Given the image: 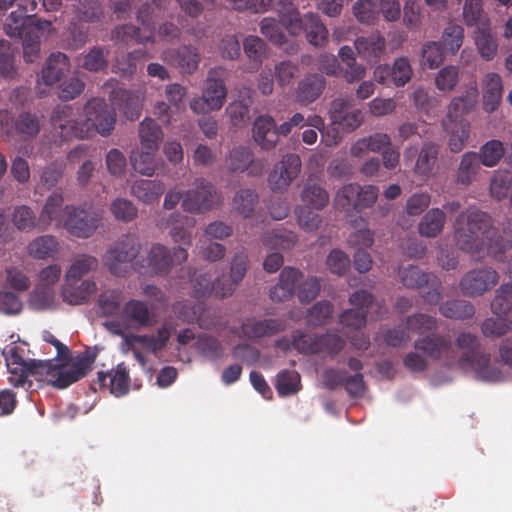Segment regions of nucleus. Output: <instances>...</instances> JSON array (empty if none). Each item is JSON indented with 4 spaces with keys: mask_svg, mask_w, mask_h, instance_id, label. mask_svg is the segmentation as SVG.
Returning a JSON list of instances; mask_svg holds the SVG:
<instances>
[{
    "mask_svg": "<svg viewBox=\"0 0 512 512\" xmlns=\"http://www.w3.org/2000/svg\"><path fill=\"white\" fill-rule=\"evenodd\" d=\"M454 240L457 247L467 253L486 250L496 260H502L512 247V238L505 239L493 226L492 218L476 208L458 214L454 222Z\"/></svg>",
    "mask_w": 512,
    "mask_h": 512,
    "instance_id": "nucleus-1",
    "label": "nucleus"
},
{
    "mask_svg": "<svg viewBox=\"0 0 512 512\" xmlns=\"http://www.w3.org/2000/svg\"><path fill=\"white\" fill-rule=\"evenodd\" d=\"M85 122L71 119L72 108L69 106L57 107L51 116V123L63 141L71 138L84 139L92 132L102 136H109L114 130L116 113L103 98H92L83 108Z\"/></svg>",
    "mask_w": 512,
    "mask_h": 512,
    "instance_id": "nucleus-2",
    "label": "nucleus"
},
{
    "mask_svg": "<svg viewBox=\"0 0 512 512\" xmlns=\"http://www.w3.org/2000/svg\"><path fill=\"white\" fill-rule=\"evenodd\" d=\"M457 358L454 365L462 370L471 369L476 378L486 382H499L503 379L502 371L491 365V356L480 349L476 335L470 332H461L454 344Z\"/></svg>",
    "mask_w": 512,
    "mask_h": 512,
    "instance_id": "nucleus-3",
    "label": "nucleus"
},
{
    "mask_svg": "<svg viewBox=\"0 0 512 512\" xmlns=\"http://www.w3.org/2000/svg\"><path fill=\"white\" fill-rule=\"evenodd\" d=\"M142 244L134 234L122 235L105 252L103 262L107 270L116 277H125L134 270L140 258Z\"/></svg>",
    "mask_w": 512,
    "mask_h": 512,
    "instance_id": "nucleus-4",
    "label": "nucleus"
},
{
    "mask_svg": "<svg viewBox=\"0 0 512 512\" xmlns=\"http://www.w3.org/2000/svg\"><path fill=\"white\" fill-rule=\"evenodd\" d=\"M188 259L187 249L181 246L170 250L163 244L154 243L146 256L134 264V271L140 274L167 276L174 264H181Z\"/></svg>",
    "mask_w": 512,
    "mask_h": 512,
    "instance_id": "nucleus-5",
    "label": "nucleus"
},
{
    "mask_svg": "<svg viewBox=\"0 0 512 512\" xmlns=\"http://www.w3.org/2000/svg\"><path fill=\"white\" fill-rule=\"evenodd\" d=\"M102 220V212L87 203L64 206L62 227L77 238H89L94 234Z\"/></svg>",
    "mask_w": 512,
    "mask_h": 512,
    "instance_id": "nucleus-6",
    "label": "nucleus"
},
{
    "mask_svg": "<svg viewBox=\"0 0 512 512\" xmlns=\"http://www.w3.org/2000/svg\"><path fill=\"white\" fill-rule=\"evenodd\" d=\"M224 74L225 71L221 67L208 72L202 96L190 102V108L194 112L218 111L223 107L228 93L223 79Z\"/></svg>",
    "mask_w": 512,
    "mask_h": 512,
    "instance_id": "nucleus-7",
    "label": "nucleus"
},
{
    "mask_svg": "<svg viewBox=\"0 0 512 512\" xmlns=\"http://www.w3.org/2000/svg\"><path fill=\"white\" fill-rule=\"evenodd\" d=\"M290 35L298 36L305 33L307 41L315 47H323L328 41V30L320 17L313 12L301 15L294 11L286 19L285 25Z\"/></svg>",
    "mask_w": 512,
    "mask_h": 512,
    "instance_id": "nucleus-8",
    "label": "nucleus"
},
{
    "mask_svg": "<svg viewBox=\"0 0 512 512\" xmlns=\"http://www.w3.org/2000/svg\"><path fill=\"white\" fill-rule=\"evenodd\" d=\"M221 202L216 187L205 179H198L195 188L184 193L181 207L185 212L200 214L212 210Z\"/></svg>",
    "mask_w": 512,
    "mask_h": 512,
    "instance_id": "nucleus-9",
    "label": "nucleus"
},
{
    "mask_svg": "<svg viewBox=\"0 0 512 512\" xmlns=\"http://www.w3.org/2000/svg\"><path fill=\"white\" fill-rule=\"evenodd\" d=\"M414 348L428 359L443 360L447 366H453L456 362L457 351L449 335L430 333L418 338L414 342Z\"/></svg>",
    "mask_w": 512,
    "mask_h": 512,
    "instance_id": "nucleus-10",
    "label": "nucleus"
},
{
    "mask_svg": "<svg viewBox=\"0 0 512 512\" xmlns=\"http://www.w3.org/2000/svg\"><path fill=\"white\" fill-rule=\"evenodd\" d=\"M95 359L96 353L85 351L81 353L77 357L76 362L69 367H67L65 363H60V361L56 360L51 385L58 389H64L77 382L91 371Z\"/></svg>",
    "mask_w": 512,
    "mask_h": 512,
    "instance_id": "nucleus-11",
    "label": "nucleus"
},
{
    "mask_svg": "<svg viewBox=\"0 0 512 512\" xmlns=\"http://www.w3.org/2000/svg\"><path fill=\"white\" fill-rule=\"evenodd\" d=\"M329 115L336 135L327 145H336L338 143L339 129L343 132H351L363 122L361 110L352 108V101L348 99L338 98L333 100L329 109Z\"/></svg>",
    "mask_w": 512,
    "mask_h": 512,
    "instance_id": "nucleus-12",
    "label": "nucleus"
},
{
    "mask_svg": "<svg viewBox=\"0 0 512 512\" xmlns=\"http://www.w3.org/2000/svg\"><path fill=\"white\" fill-rule=\"evenodd\" d=\"M499 282L498 272L489 266L471 269L459 282L461 292L468 297L482 296Z\"/></svg>",
    "mask_w": 512,
    "mask_h": 512,
    "instance_id": "nucleus-13",
    "label": "nucleus"
},
{
    "mask_svg": "<svg viewBox=\"0 0 512 512\" xmlns=\"http://www.w3.org/2000/svg\"><path fill=\"white\" fill-rule=\"evenodd\" d=\"M302 162L297 154L289 153L275 164L268 176L271 189L275 192L285 191L301 171Z\"/></svg>",
    "mask_w": 512,
    "mask_h": 512,
    "instance_id": "nucleus-14",
    "label": "nucleus"
},
{
    "mask_svg": "<svg viewBox=\"0 0 512 512\" xmlns=\"http://www.w3.org/2000/svg\"><path fill=\"white\" fill-rule=\"evenodd\" d=\"M373 295L366 290H357L349 297V302L355 308L345 310L340 315V323L346 327L358 330L367 322V308L373 303Z\"/></svg>",
    "mask_w": 512,
    "mask_h": 512,
    "instance_id": "nucleus-15",
    "label": "nucleus"
},
{
    "mask_svg": "<svg viewBox=\"0 0 512 512\" xmlns=\"http://www.w3.org/2000/svg\"><path fill=\"white\" fill-rule=\"evenodd\" d=\"M412 74L413 70L406 57L395 59L392 66L378 65L374 70V78L378 83L396 87H402L408 83Z\"/></svg>",
    "mask_w": 512,
    "mask_h": 512,
    "instance_id": "nucleus-16",
    "label": "nucleus"
},
{
    "mask_svg": "<svg viewBox=\"0 0 512 512\" xmlns=\"http://www.w3.org/2000/svg\"><path fill=\"white\" fill-rule=\"evenodd\" d=\"M226 166L232 173H242L248 170L249 175H261L265 164L261 160H255L253 152L244 146L234 147L226 157Z\"/></svg>",
    "mask_w": 512,
    "mask_h": 512,
    "instance_id": "nucleus-17",
    "label": "nucleus"
},
{
    "mask_svg": "<svg viewBox=\"0 0 512 512\" xmlns=\"http://www.w3.org/2000/svg\"><path fill=\"white\" fill-rule=\"evenodd\" d=\"M163 59L176 67L183 74H193L199 66L201 56L198 48L192 45H182L163 51Z\"/></svg>",
    "mask_w": 512,
    "mask_h": 512,
    "instance_id": "nucleus-18",
    "label": "nucleus"
},
{
    "mask_svg": "<svg viewBox=\"0 0 512 512\" xmlns=\"http://www.w3.org/2000/svg\"><path fill=\"white\" fill-rule=\"evenodd\" d=\"M95 385L99 388H108L115 397H121L129 392L130 375L125 363H119L109 372H98Z\"/></svg>",
    "mask_w": 512,
    "mask_h": 512,
    "instance_id": "nucleus-19",
    "label": "nucleus"
},
{
    "mask_svg": "<svg viewBox=\"0 0 512 512\" xmlns=\"http://www.w3.org/2000/svg\"><path fill=\"white\" fill-rule=\"evenodd\" d=\"M286 329V322L281 319H256L248 317L241 324V331L247 339L271 337Z\"/></svg>",
    "mask_w": 512,
    "mask_h": 512,
    "instance_id": "nucleus-20",
    "label": "nucleus"
},
{
    "mask_svg": "<svg viewBox=\"0 0 512 512\" xmlns=\"http://www.w3.org/2000/svg\"><path fill=\"white\" fill-rule=\"evenodd\" d=\"M354 46L359 57L370 64H376L385 52L386 40L379 32H374L357 37Z\"/></svg>",
    "mask_w": 512,
    "mask_h": 512,
    "instance_id": "nucleus-21",
    "label": "nucleus"
},
{
    "mask_svg": "<svg viewBox=\"0 0 512 512\" xmlns=\"http://www.w3.org/2000/svg\"><path fill=\"white\" fill-rule=\"evenodd\" d=\"M64 197L59 190L50 194L39 214L37 226L40 231H45L53 222L58 227L62 226L64 220Z\"/></svg>",
    "mask_w": 512,
    "mask_h": 512,
    "instance_id": "nucleus-22",
    "label": "nucleus"
},
{
    "mask_svg": "<svg viewBox=\"0 0 512 512\" xmlns=\"http://www.w3.org/2000/svg\"><path fill=\"white\" fill-rule=\"evenodd\" d=\"M303 274L293 267H285L280 275L278 283L270 289V298L273 301L284 302L289 300L300 284Z\"/></svg>",
    "mask_w": 512,
    "mask_h": 512,
    "instance_id": "nucleus-23",
    "label": "nucleus"
},
{
    "mask_svg": "<svg viewBox=\"0 0 512 512\" xmlns=\"http://www.w3.org/2000/svg\"><path fill=\"white\" fill-rule=\"evenodd\" d=\"M253 139L262 149L271 150L277 144L276 123L270 115L258 116L252 129Z\"/></svg>",
    "mask_w": 512,
    "mask_h": 512,
    "instance_id": "nucleus-24",
    "label": "nucleus"
},
{
    "mask_svg": "<svg viewBox=\"0 0 512 512\" xmlns=\"http://www.w3.org/2000/svg\"><path fill=\"white\" fill-rule=\"evenodd\" d=\"M326 86L325 78L317 73L305 76L295 90L296 101L302 105H308L316 101Z\"/></svg>",
    "mask_w": 512,
    "mask_h": 512,
    "instance_id": "nucleus-25",
    "label": "nucleus"
},
{
    "mask_svg": "<svg viewBox=\"0 0 512 512\" xmlns=\"http://www.w3.org/2000/svg\"><path fill=\"white\" fill-rule=\"evenodd\" d=\"M122 317L135 327L146 328L155 323V315L144 301L131 299L122 309Z\"/></svg>",
    "mask_w": 512,
    "mask_h": 512,
    "instance_id": "nucleus-26",
    "label": "nucleus"
},
{
    "mask_svg": "<svg viewBox=\"0 0 512 512\" xmlns=\"http://www.w3.org/2000/svg\"><path fill=\"white\" fill-rule=\"evenodd\" d=\"M483 109L485 112L492 113L498 109L502 94L503 83L499 74L490 72L483 79Z\"/></svg>",
    "mask_w": 512,
    "mask_h": 512,
    "instance_id": "nucleus-27",
    "label": "nucleus"
},
{
    "mask_svg": "<svg viewBox=\"0 0 512 512\" xmlns=\"http://www.w3.org/2000/svg\"><path fill=\"white\" fill-rule=\"evenodd\" d=\"M440 146L432 141H425L419 151L414 173L418 177L427 180L433 175L438 160Z\"/></svg>",
    "mask_w": 512,
    "mask_h": 512,
    "instance_id": "nucleus-28",
    "label": "nucleus"
},
{
    "mask_svg": "<svg viewBox=\"0 0 512 512\" xmlns=\"http://www.w3.org/2000/svg\"><path fill=\"white\" fill-rule=\"evenodd\" d=\"M111 40L115 43L130 44L132 42L138 44H146L148 42L154 43L155 35L150 29L149 31L141 30V28L132 24H123L116 26L111 31Z\"/></svg>",
    "mask_w": 512,
    "mask_h": 512,
    "instance_id": "nucleus-29",
    "label": "nucleus"
},
{
    "mask_svg": "<svg viewBox=\"0 0 512 512\" xmlns=\"http://www.w3.org/2000/svg\"><path fill=\"white\" fill-rule=\"evenodd\" d=\"M9 372L8 381L14 387H25L24 369L28 360L19 353V347L10 346L2 351Z\"/></svg>",
    "mask_w": 512,
    "mask_h": 512,
    "instance_id": "nucleus-30",
    "label": "nucleus"
},
{
    "mask_svg": "<svg viewBox=\"0 0 512 512\" xmlns=\"http://www.w3.org/2000/svg\"><path fill=\"white\" fill-rule=\"evenodd\" d=\"M70 63L66 54L62 52L52 53L41 71V77L46 85H53L69 71Z\"/></svg>",
    "mask_w": 512,
    "mask_h": 512,
    "instance_id": "nucleus-31",
    "label": "nucleus"
},
{
    "mask_svg": "<svg viewBox=\"0 0 512 512\" xmlns=\"http://www.w3.org/2000/svg\"><path fill=\"white\" fill-rule=\"evenodd\" d=\"M478 90L476 85L472 87L465 95L454 97L447 110V115L444 120L448 122H456L465 120L464 115L469 114L477 103Z\"/></svg>",
    "mask_w": 512,
    "mask_h": 512,
    "instance_id": "nucleus-32",
    "label": "nucleus"
},
{
    "mask_svg": "<svg viewBox=\"0 0 512 512\" xmlns=\"http://www.w3.org/2000/svg\"><path fill=\"white\" fill-rule=\"evenodd\" d=\"M56 360H36L30 359L24 369L23 374L25 375V389L32 387V381L29 377H33L38 382H46L51 384L53 377L54 366Z\"/></svg>",
    "mask_w": 512,
    "mask_h": 512,
    "instance_id": "nucleus-33",
    "label": "nucleus"
},
{
    "mask_svg": "<svg viewBox=\"0 0 512 512\" xmlns=\"http://www.w3.org/2000/svg\"><path fill=\"white\" fill-rule=\"evenodd\" d=\"M115 104L123 112L126 119L137 120L142 112L143 98L130 90H119L114 92Z\"/></svg>",
    "mask_w": 512,
    "mask_h": 512,
    "instance_id": "nucleus-34",
    "label": "nucleus"
},
{
    "mask_svg": "<svg viewBox=\"0 0 512 512\" xmlns=\"http://www.w3.org/2000/svg\"><path fill=\"white\" fill-rule=\"evenodd\" d=\"M196 220L192 217L184 216L179 212L170 214L167 224L171 226L169 234L174 242H181L186 246L192 243L191 231L187 229L195 226Z\"/></svg>",
    "mask_w": 512,
    "mask_h": 512,
    "instance_id": "nucleus-35",
    "label": "nucleus"
},
{
    "mask_svg": "<svg viewBox=\"0 0 512 512\" xmlns=\"http://www.w3.org/2000/svg\"><path fill=\"white\" fill-rule=\"evenodd\" d=\"M390 144H392L391 137L387 133L377 132L357 140L351 147V154L360 158L368 151L382 152Z\"/></svg>",
    "mask_w": 512,
    "mask_h": 512,
    "instance_id": "nucleus-36",
    "label": "nucleus"
},
{
    "mask_svg": "<svg viewBox=\"0 0 512 512\" xmlns=\"http://www.w3.org/2000/svg\"><path fill=\"white\" fill-rule=\"evenodd\" d=\"M170 335V330L166 326H163L158 329L157 335L131 334L126 337L125 341L128 347L140 344L150 352L157 353L165 348Z\"/></svg>",
    "mask_w": 512,
    "mask_h": 512,
    "instance_id": "nucleus-37",
    "label": "nucleus"
},
{
    "mask_svg": "<svg viewBox=\"0 0 512 512\" xmlns=\"http://www.w3.org/2000/svg\"><path fill=\"white\" fill-rule=\"evenodd\" d=\"M165 187L161 181L141 179L131 186V194L145 204L158 202Z\"/></svg>",
    "mask_w": 512,
    "mask_h": 512,
    "instance_id": "nucleus-38",
    "label": "nucleus"
},
{
    "mask_svg": "<svg viewBox=\"0 0 512 512\" xmlns=\"http://www.w3.org/2000/svg\"><path fill=\"white\" fill-rule=\"evenodd\" d=\"M78 282L66 281L62 290L63 300L71 305H80L88 301L96 291V283L91 280H84L78 286Z\"/></svg>",
    "mask_w": 512,
    "mask_h": 512,
    "instance_id": "nucleus-39",
    "label": "nucleus"
},
{
    "mask_svg": "<svg viewBox=\"0 0 512 512\" xmlns=\"http://www.w3.org/2000/svg\"><path fill=\"white\" fill-rule=\"evenodd\" d=\"M478 154L473 151L464 153L456 170L455 181L461 186H469L480 170Z\"/></svg>",
    "mask_w": 512,
    "mask_h": 512,
    "instance_id": "nucleus-40",
    "label": "nucleus"
},
{
    "mask_svg": "<svg viewBox=\"0 0 512 512\" xmlns=\"http://www.w3.org/2000/svg\"><path fill=\"white\" fill-rule=\"evenodd\" d=\"M138 134L142 149H159L163 139V131L154 119L144 118L139 124Z\"/></svg>",
    "mask_w": 512,
    "mask_h": 512,
    "instance_id": "nucleus-41",
    "label": "nucleus"
},
{
    "mask_svg": "<svg viewBox=\"0 0 512 512\" xmlns=\"http://www.w3.org/2000/svg\"><path fill=\"white\" fill-rule=\"evenodd\" d=\"M442 126L450 134L448 144L451 152H460L465 147L470 135L469 122L467 120H459L451 123L443 120Z\"/></svg>",
    "mask_w": 512,
    "mask_h": 512,
    "instance_id": "nucleus-42",
    "label": "nucleus"
},
{
    "mask_svg": "<svg viewBox=\"0 0 512 512\" xmlns=\"http://www.w3.org/2000/svg\"><path fill=\"white\" fill-rule=\"evenodd\" d=\"M445 221V212L440 208H432L421 218L418 231L421 236L435 238L443 231Z\"/></svg>",
    "mask_w": 512,
    "mask_h": 512,
    "instance_id": "nucleus-43",
    "label": "nucleus"
},
{
    "mask_svg": "<svg viewBox=\"0 0 512 512\" xmlns=\"http://www.w3.org/2000/svg\"><path fill=\"white\" fill-rule=\"evenodd\" d=\"M29 22H31L30 14L15 10L6 18L3 29L9 37L21 39L28 35L27 32L36 30V28L29 26Z\"/></svg>",
    "mask_w": 512,
    "mask_h": 512,
    "instance_id": "nucleus-44",
    "label": "nucleus"
},
{
    "mask_svg": "<svg viewBox=\"0 0 512 512\" xmlns=\"http://www.w3.org/2000/svg\"><path fill=\"white\" fill-rule=\"evenodd\" d=\"M301 200L307 208L320 211L328 205L330 196L321 185L307 182L301 192Z\"/></svg>",
    "mask_w": 512,
    "mask_h": 512,
    "instance_id": "nucleus-45",
    "label": "nucleus"
},
{
    "mask_svg": "<svg viewBox=\"0 0 512 512\" xmlns=\"http://www.w3.org/2000/svg\"><path fill=\"white\" fill-rule=\"evenodd\" d=\"M474 38L481 57L486 61L492 60L497 54L498 43L491 33L490 24L477 27L474 32Z\"/></svg>",
    "mask_w": 512,
    "mask_h": 512,
    "instance_id": "nucleus-46",
    "label": "nucleus"
},
{
    "mask_svg": "<svg viewBox=\"0 0 512 512\" xmlns=\"http://www.w3.org/2000/svg\"><path fill=\"white\" fill-rule=\"evenodd\" d=\"M439 312L446 318L465 320L474 316L475 307L467 300L454 299L441 303L439 306Z\"/></svg>",
    "mask_w": 512,
    "mask_h": 512,
    "instance_id": "nucleus-47",
    "label": "nucleus"
},
{
    "mask_svg": "<svg viewBox=\"0 0 512 512\" xmlns=\"http://www.w3.org/2000/svg\"><path fill=\"white\" fill-rule=\"evenodd\" d=\"M41 126L40 118L30 112L20 113L14 122L15 133L23 140L36 138Z\"/></svg>",
    "mask_w": 512,
    "mask_h": 512,
    "instance_id": "nucleus-48",
    "label": "nucleus"
},
{
    "mask_svg": "<svg viewBox=\"0 0 512 512\" xmlns=\"http://www.w3.org/2000/svg\"><path fill=\"white\" fill-rule=\"evenodd\" d=\"M462 17L467 27L477 28L490 24V19L483 8V0H465Z\"/></svg>",
    "mask_w": 512,
    "mask_h": 512,
    "instance_id": "nucleus-49",
    "label": "nucleus"
},
{
    "mask_svg": "<svg viewBox=\"0 0 512 512\" xmlns=\"http://www.w3.org/2000/svg\"><path fill=\"white\" fill-rule=\"evenodd\" d=\"M298 237L295 232L284 228H277L267 231L262 235V242L269 248H280L288 250L297 243Z\"/></svg>",
    "mask_w": 512,
    "mask_h": 512,
    "instance_id": "nucleus-50",
    "label": "nucleus"
},
{
    "mask_svg": "<svg viewBox=\"0 0 512 512\" xmlns=\"http://www.w3.org/2000/svg\"><path fill=\"white\" fill-rule=\"evenodd\" d=\"M98 267L96 257L88 254L76 255L66 273V281L78 282L84 275Z\"/></svg>",
    "mask_w": 512,
    "mask_h": 512,
    "instance_id": "nucleus-51",
    "label": "nucleus"
},
{
    "mask_svg": "<svg viewBox=\"0 0 512 512\" xmlns=\"http://www.w3.org/2000/svg\"><path fill=\"white\" fill-rule=\"evenodd\" d=\"M109 50L95 45L82 55L81 67L89 72H100L108 67Z\"/></svg>",
    "mask_w": 512,
    "mask_h": 512,
    "instance_id": "nucleus-52",
    "label": "nucleus"
},
{
    "mask_svg": "<svg viewBox=\"0 0 512 512\" xmlns=\"http://www.w3.org/2000/svg\"><path fill=\"white\" fill-rule=\"evenodd\" d=\"M463 41L464 28L460 24L451 21L444 28L439 42L447 52L455 55L462 47Z\"/></svg>",
    "mask_w": 512,
    "mask_h": 512,
    "instance_id": "nucleus-53",
    "label": "nucleus"
},
{
    "mask_svg": "<svg viewBox=\"0 0 512 512\" xmlns=\"http://www.w3.org/2000/svg\"><path fill=\"white\" fill-rule=\"evenodd\" d=\"M432 273L422 271L418 266L408 265L399 270L400 282L408 289H419L426 285Z\"/></svg>",
    "mask_w": 512,
    "mask_h": 512,
    "instance_id": "nucleus-54",
    "label": "nucleus"
},
{
    "mask_svg": "<svg viewBox=\"0 0 512 512\" xmlns=\"http://www.w3.org/2000/svg\"><path fill=\"white\" fill-rule=\"evenodd\" d=\"M259 196L253 189H241L233 198V206L238 214L244 218H249L254 213L258 204Z\"/></svg>",
    "mask_w": 512,
    "mask_h": 512,
    "instance_id": "nucleus-55",
    "label": "nucleus"
},
{
    "mask_svg": "<svg viewBox=\"0 0 512 512\" xmlns=\"http://www.w3.org/2000/svg\"><path fill=\"white\" fill-rule=\"evenodd\" d=\"M77 19L85 23H97L104 17L102 5L99 0H79L75 6Z\"/></svg>",
    "mask_w": 512,
    "mask_h": 512,
    "instance_id": "nucleus-56",
    "label": "nucleus"
},
{
    "mask_svg": "<svg viewBox=\"0 0 512 512\" xmlns=\"http://www.w3.org/2000/svg\"><path fill=\"white\" fill-rule=\"evenodd\" d=\"M512 331V319L504 316L486 318L481 324V332L488 338H500Z\"/></svg>",
    "mask_w": 512,
    "mask_h": 512,
    "instance_id": "nucleus-57",
    "label": "nucleus"
},
{
    "mask_svg": "<svg viewBox=\"0 0 512 512\" xmlns=\"http://www.w3.org/2000/svg\"><path fill=\"white\" fill-rule=\"evenodd\" d=\"M504 153L503 143L499 140L492 139L483 144L477 154L482 165L494 167L500 162Z\"/></svg>",
    "mask_w": 512,
    "mask_h": 512,
    "instance_id": "nucleus-58",
    "label": "nucleus"
},
{
    "mask_svg": "<svg viewBox=\"0 0 512 512\" xmlns=\"http://www.w3.org/2000/svg\"><path fill=\"white\" fill-rule=\"evenodd\" d=\"M512 187V172L509 170H498L494 172L490 180L489 190L492 198L502 200L507 197Z\"/></svg>",
    "mask_w": 512,
    "mask_h": 512,
    "instance_id": "nucleus-59",
    "label": "nucleus"
},
{
    "mask_svg": "<svg viewBox=\"0 0 512 512\" xmlns=\"http://www.w3.org/2000/svg\"><path fill=\"white\" fill-rule=\"evenodd\" d=\"M361 191V186L357 183H349L341 187L334 198L336 208L343 211L356 210L357 195Z\"/></svg>",
    "mask_w": 512,
    "mask_h": 512,
    "instance_id": "nucleus-60",
    "label": "nucleus"
},
{
    "mask_svg": "<svg viewBox=\"0 0 512 512\" xmlns=\"http://www.w3.org/2000/svg\"><path fill=\"white\" fill-rule=\"evenodd\" d=\"M158 150L143 149L140 152H134L131 155V165L133 169L145 176H152L155 172V154Z\"/></svg>",
    "mask_w": 512,
    "mask_h": 512,
    "instance_id": "nucleus-61",
    "label": "nucleus"
},
{
    "mask_svg": "<svg viewBox=\"0 0 512 512\" xmlns=\"http://www.w3.org/2000/svg\"><path fill=\"white\" fill-rule=\"evenodd\" d=\"M438 327V321L425 313H415L406 319V328L415 334L433 333Z\"/></svg>",
    "mask_w": 512,
    "mask_h": 512,
    "instance_id": "nucleus-62",
    "label": "nucleus"
},
{
    "mask_svg": "<svg viewBox=\"0 0 512 512\" xmlns=\"http://www.w3.org/2000/svg\"><path fill=\"white\" fill-rule=\"evenodd\" d=\"M18 71L15 65L14 54L9 41L0 39V76L13 79Z\"/></svg>",
    "mask_w": 512,
    "mask_h": 512,
    "instance_id": "nucleus-63",
    "label": "nucleus"
},
{
    "mask_svg": "<svg viewBox=\"0 0 512 512\" xmlns=\"http://www.w3.org/2000/svg\"><path fill=\"white\" fill-rule=\"evenodd\" d=\"M243 49L246 56L258 68L266 57V43L258 36L249 35L245 38Z\"/></svg>",
    "mask_w": 512,
    "mask_h": 512,
    "instance_id": "nucleus-64",
    "label": "nucleus"
}]
</instances>
